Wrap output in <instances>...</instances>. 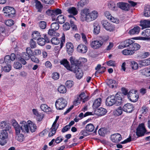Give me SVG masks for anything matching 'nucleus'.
Returning <instances> with one entry per match:
<instances>
[{
    "mask_svg": "<svg viewBox=\"0 0 150 150\" xmlns=\"http://www.w3.org/2000/svg\"><path fill=\"white\" fill-rule=\"evenodd\" d=\"M126 47H128L127 49L124 50L122 51V54L125 55H132L140 48L139 44L135 43L134 40L131 39L125 40L123 43L119 45L118 48L122 49Z\"/></svg>",
    "mask_w": 150,
    "mask_h": 150,
    "instance_id": "nucleus-1",
    "label": "nucleus"
},
{
    "mask_svg": "<svg viewBox=\"0 0 150 150\" xmlns=\"http://www.w3.org/2000/svg\"><path fill=\"white\" fill-rule=\"evenodd\" d=\"M80 19L82 21L91 22L95 20L98 16V12L95 10L90 12L89 9L85 8L81 11Z\"/></svg>",
    "mask_w": 150,
    "mask_h": 150,
    "instance_id": "nucleus-2",
    "label": "nucleus"
},
{
    "mask_svg": "<svg viewBox=\"0 0 150 150\" xmlns=\"http://www.w3.org/2000/svg\"><path fill=\"white\" fill-rule=\"evenodd\" d=\"M19 125L18 122L15 120L12 121V124L15 131L17 133H20L21 131L22 132L24 133H28L29 131L28 124V123L24 121L20 122Z\"/></svg>",
    "mask_w": 150,
    "mask_h": 150,
    "instance_id": "nucleus-3",
    "label": "nucleus"
},
{
    "mask_svg": "<svg viewBox=\"0 0 150 150\" xmlns=\"http://www.w3.org/2000/svg\"><path fill=\"white\" fill-rule=\"evenodd\" d=\"M0 127L1 129H5L2 130L0 133V144L4 145L6 143V139L8 137L7 131L9 130L11 127L5 121L1 122Z\"/></svg>",
    "mask_w": 150,
    "mask_h": 150,
    "instance_id": "nucleus-4",
    "label": "nucleus"
},
{
    "mask_svg": "<svg viewBox=\"0 0 150 150\" xmlns=\"http://www.w3.org/2000/svg\"><path fill=\"white\" fill-rule=\"evenodd\" d=\"M26 52L22 53L20 55L17 56L16 59L20 61L23 65L26 64L25 60H28L31 55L33 54V52L30 47H28L26 49Z\"/></svg>",
    "mask_w": 150,
    "mask_h": 150,
    "instance_id": "nucleus-5",
    "label": "nucleus"
},
{
    "mask_svg": "<svg viewBox=\"0 0 150 150\" xmlns=\"http://www.w3.org/2000/svg\"><path fill=\"white\" fill-rule=\"evenodd\" d=\"M67 105V102L65 99L63 98H58L55 103L56 108L57 110L63 109Z\"/></svg>",
    "mask_w": 150,
    "mask_h": 150,
    "instance_id": "nucleus-6",
    "label": "nucleus"
},
{
    "mask_svg": "<svg viewBox=\"0 0 150 150\" xmlns=\"http://www.w3.org/2000/svg\"><path fill=\"white\" fill-rule=\"evenodd\" d=\"M51 41L52 44L54 45H58L60 43V49L63 47L65 41V37L64 34L61 37V40L57 37H54L52 38Z\"/></svg>",
    "mask_w": 150,
    "mask_h": 150,
    "instance_id": "nucleus-7",
    "label": "nucleus"
},
{
    "mask_svg": "<svg viewBox=\"0 0 150 150\" xmlns=\"http://www.w3.org/2000/svg\"><path fill=\"white\" fill-rule=\"evenodd\" d=\"M3 11L6 16L12 17L16 13L15 10L11 7L6 6L4 8Z\"/></svg>",
    "mask_w": 150,
    "mask_h": 150,
    "instance_id": "nucleus-8",
    "label": "nucleus"
},
{
    "mask_svg": "<svg viewBox=\"0 0 150 150\" xmlns=\"http://www.w3.org/2000/svg\"><path fill=\"white\" fill-rule=\"evenodd\" d=\"M70 61L71 64L70 70H73L74 69H77L79 68V66L81 64L80 61L75 59L72 57H70Z\"/></svg>",
    "mask_w": 150,
    "mask_h": 150,
    "instance_id": "nucleus-9",
    "label": "nucleus"
},
{
    "mask_svg": "<svg viewBox=\"0 0 150 150\" xmlns=\"http://www.w3.org/2000/svg\"><path fill=\"white\" fill-rule=\"evenodd\" d=\"M136 91L131 90L130 91L128 94V98L129 100L133 102H137L139 98L138 95L136 93Z\"/></svg>",
    "mask_w": 150,
    "mask_h": 150,
    "instance_id": "nucleus-10",
    "label": "nucleus"
},
{
    "mask_svg": "<svg viewBox=\"0 0 150 150\" xmlns=\"http://www.w3.org/2000/svg\"><path fill=\"white\" fill-rule=\"evenodd\" d=\"M59 118V116H57L54 121L52 125V127L50 128V131L49 132L48 135L49 137H51L54 135L56 133V131L59 126V125L58 124H56Z\"/></svg>",
    "mask_w": 150,
    "mask_h": 150,
    "instance_id": "nucleus-11",
    "label": "nucleus"
},
{
    "mask_svg": "<svg viewBox=\"0 0 150 150\" xmlns=\"http://www.w3.org/2000/svg\"><path fill=\"white\" fill-rule=\"evenodd\" d=\"M101 23L103 27L107 30L111 32L115 30L114 25L107 21H102Z\"/></svg>",
    "mask_w": 150,
    "mask_h": 150,
    "instance_id": "nucleus-12",
    "label": "nucleus"
},
{
    "mask_svg": "<svg viewBox=\"0 0 150 150\" xmlns=\"http://www.w3.org/2000/svg\"><path fill=\"white\" fill-rule=\"evenodd\" d=\"M146 130L144 127V124L143 123H141L139 124L136 130V134L139 137L143 136Z\"/></svg>",
    "mask_w": 150,
    "mask_h": 150,
    "instance_id": "nucleus-13",
    "label": "nucleus"
},
{
    "mask_svg": "<svg viewBox=\"0 0 150 150\" xmlns=\"http://www.w3.org/2000/svg\"><path fill=\"white\" fill-rule=\"evenodd\" d=\"M103 42L102 40H97L92 41L90 45L94 49H98L100 48L103 45Z\"/></svg>",
    "mask_w": 150,
    "mask_h": 150,
    "instance_id": "nucleus-14",
    "label": "nucleus"
},
{
    "mask_svg": "<svg viewBox=\"0 0 150 150\" xmlns=\"http://www.w3.org/2000/svg\"><path fill=\"white\" fill-rule=\"evenodd\" d=\"M46 13L50 16H51L52 17V20L53 21L55 19V18H53V16H57V15L61 14L62 11L61 9L57 8L55 10H48L46 12Z\"/></svg>",
    "mask_w": 150,
    "mask_h": 150,
    "instance_id": "nucleus-15",
    "label": "nucleus"
},
{
    "mask_svg": "<svg viewBox=\"0 0 150 150\" xmlns=\"http://www.w3.org/2000/svg\"><path fill=\"white\" fill-rule=\"evenodd\" d=\"M122 137L120 134L116 133L112 135L111 136V139L114 143H117L122 139Z\"/></svg>",
    "mask_w": 150,
    "mask_h": 150,
    "instance_id": "nucleus-16",
    "label": "nucleus"
},
{
    "mask_svg": "<svg viewBox=\"0 0 150 150\" xmlns=\"http://www.w3.org/2000/svg\"><path fill=\"white\" fill-rule=\"evenodd\" d=\"M134 107L133 105L130 103L125 104L123 107V110L127 112H131L134 110Z\"/></svg>",
    "mask_w": 150,
    "mask_h": 150,
    "instance_id": "nucleus-17",
    "label": "nucleus"
},
{
    "mask_svg": "<svg viewBox=\"0 0 150 150\" xmlns=\"http://www.w3.org/2000/svg\"><path fill=\"white\" fill-rule=\"evenodd\" d=\"M115 97L114 96H110L106 99V105L108 106H111L115 104Z\"/></svg>",
    "mask_w": 150,
    "mask_h": 150,
    "instance_id": "nucleus-18",
    "label": "nucleus"
},
{
    "mask_svg": "<svg viewBox=\"0 0 150 150\" xmlns=\"http://www.w3.org/2000/svg\"><path fill=\"white\" fill-rule=\"evenodd\" d=\"M67 11L69 13L72 14V15H69V17L72 18L74 19H76L75 17L73 16L76 15L78 13V11L76 8L70 7L68 9Z\"/></svg>",
    "mask_w": 150,
    "mask_h": 150,
    "instance_id": "nucleus-19",
    "label": "nucleus"
},
{
    "mask_svg": "<svg viewBox=\"0 0 150 150\" xmlns=\"http://www.w3.org/2000/svg\"><path fill=\"white\" fill-rule=\"evenodd\" d=\"M118 7L122 10L128 11L129 9V6L128 4L123 2H119L117 3Z\"/></svg>",
    "mask_w": 150,
    "mask_h": 150,
    "instance_id": "nucleus-20",
    "label": "nucleus"
},
{
    "mask_svg": "<svg viewBox=\"0 0 150 150\" xmlns=\"http://www.w3.org/2000/svg\"><path fill=\"white\" fill-rule=\"evenodd\" d=\"M75 74L76 76V78L79 79H81L83 75V73L82 70L79 68L77 69H74L73 70H70Z\"/></svg>",
    "mask_w": 150,
    "mask_h": 150,
    "instance_id": "nucleus-21",
    "label": "nucleus"
},
{
    "mask_svg": "<svg viewBox=\"0 0 150 150\" xmlns=\"http://www.w3.org/2000/svg\"><path fill=\"white\" fill-rule=\"evenodd\" d=\"M77 51L82 53H84L86 52L87 50V47L84 45L80 44L77 48Z\"/></svg>",
    "mask_w": 150,
    "mask_h": 150,
    "instance_id": "nucleus-22",
    "label": "nucleus"
},
{
    "mask_svg": "<svg viewBox=\"0 0 150 150\" xmlns=\"http://www.w3.org/2000/svg\"><path fill=\"white\" fill-rule=\"evenodd\" d=\"M115 97V104L117 106L121 105L122 103V100L121 96L117 93Z\"/></svg>",
    "mask_w": 150,
    "mask_h": 150,
    "instance_id": "nucleus-23",
    "label": "nucleus"
},
{
    "mask_svg": "<svg viewBox=\"0 0 150 150\" xmlns=\"http://www.w3.org/2000/svg\"><path fill=\"white\" fill-rule=\"evenodd\" d=\"M44 38H40L37 40V43L39 45L42 46L45 44L46 41L47 42H49V40L47 38L46 35H45Z\"/></svg>",
    "mask_w": 150,
    "mask_h": 150,
    "instance_id": "nucleus-24",
    "label": "nucleus"
},
{
    "mask_svg": "<svg viewBox=\"0 0 150 150\" xmlns=\"http://www.w3.org/2000/svg\"><path fill=\"white\" fill-rule=\"evenodd\" d=\"M27 122L31 132L32 133L35 132L37 129L36 125L30 120L28 121Z\"/></svg>",
    "mask_w": 150,
    "mask_h": 150,
    "instance_id": "nucleus-25",
    "label": "nucleus"
},
{
    "mask_svg": "<svg viewBox=\"0 0 150 150\" xmlns=\"http://www.w3.org/2000/svg\"><path fill=\"white\" fill-rule=\"evenodd\" d=\"M140 25L142 27V29L147 28L150 27V21L145 20L143 21H141Z\"/></svg>",
    "mask_w": 150,
    "mask_h": 150,
    "instance_id": "nucleus-26",
    "label": "nucleus"
},
{
    "mask_svg": "<svg viewBox=\"0 0 150 150\" xmlns=\"http://www.w3.org/2000/svg\"><path fill=\"white\" fill-rule=\"evenodd\" d=\"M67 51L69 54L72 53L74 51V46L73 44L70 42H68L66 44Z\"/></svg>",
    "mask_w": 150,
    "mask_h": 150,
    "instance_id": "nucleus-27",
    "label": "nucleus"
},
{
    "mask_svg": "<svg viewBox=\"0 0 150 150\" xmlns=\"http://www.w3.org/2000/svg\"><path fill=\"white\" fill-rule=\"evenodd\" d=\"M40 107L42 110L45 112L48 113L51 111V108L46 104H43L41 105Z\"/></svg>",
    "mask_w": 150,
    "mask_h": 150,
    "instance_id": "nucleus-28",
    "label": "nucleus"
},
{
    "mask_svg": "<svg viewBox=\"0 0 150 150\" xmlns=\"http://www.w3.org/2000/svg\"><path fill=\"white\" fill-rule=\"evenodd\" d=\"M140 30L138 26L134 27L133 29L129 30V33L130 35L137 34L139 33Z\"/></svg>",
    "mask_w": 150,
    "mask_h": 150,
    "instance_id": "nucleus-29",
    "label": "nucleus"
},
{
    "mask_svg": "<svg viewBox=\"0 0 150 150\" xmlns=\"http://www.w3.org/2000/svg\"><path fill=\"white\" fill-rule=\"evenodd\" d=\"M101 101L102 99L100 98L96 99L93 103V108L95 109L99 107L101 104Z\"/></svg>",
    "mask_w": 150,
    "mask_h": 150,
    "instance_id": "nucleus-30",
    "label": "nucleus"
},
{
    "mask_svg": "<svg viewBox=\"0 0 150 150\" xmlns=\"http://www.w3.org/2000/svg\"><path fill=\"white\" fill-rule=\"evenodd\" d=\"M107 84L110 88H116L117 86L116 81L112 79H109L107 82Z\"/></svg>",
    "mask_w": 150,
    "mask_h": 150,
    "instance_id": "nucleus-31",
    "label": "nucleus"
},
{
    "mask_svg": "<svg viewBox=\"0 0 150 150\" xmlns=\"http://www.w3.org/2000/svg\"><path fill=\"white\" fill-rule=\"evenodd\" d=\"M139 64L142 66H147L150 65V59H145L139 61Z\"/></svg>",
    "mask_w": 150,
    "mask_h": 150,
    "instance_id": "nucleus-32",
    "label": "nucleus"
},
{
    "mask_svg": "<svg viewBox=\"0 0 150 150\" xmlns=\"http://www.w3.org/2000/svg\"><path fill=\"white\" fill-rule=\"evenodd\" d=\"M144 15L146 17L150 16V6L147 5L145 6L144 11Z\"/></svg>",
    "mask_w": 150,
    "mask_h": 150,
    "instance_id": "nucleus-33",
    "label": "nucleus"
},
{
    "mask_svg": "<svg viewBox=\"0 0 150 150\" xmlns=\"http://www.w3.org/2000/svg\"><path fill=\"white\" fill-rule=\"evenodd\" d=\"M93 33L95 34H98L100 31V26L97 23H94L93 24Z\"/></svg>",
    "mask_w": 150,
    "mask_h": 150,
    "instance_id": "nucleus-34",
    "label": "nucleus"
},
{
    "mask_svg": "<svg viewBox=\"0 0 150 150\" xmlns=\"http://www.w3.org/2000/svg\"><path fill=\"white\" fill-rule=\"evenodd\" d=\"M61 64L63 65L68 70L70 71V67L69 64V62L66 59L62 60L60 62Z\"/></svg>",
    "mask_w": 150,
    "mask_h": 150,
    "instance_id": "nucleus-35",
    "label": "nucleus"
},
{
    "mask_svg": "<svg viewBox=\"0 0 150 150\" xmlns=\"http://www.w3.org/2000/svg\"><path fill=\"white\" fill-rule=\"evenodd\" d=\"M20 133L17 134L15 131V134L16 135V138L18 141L21 142L23 141L24 137L23 135Z\"/></svg>",
    "mask_w": 150,
    "mask_h": 150,
    "instance_id": "nucleus-36",
    "label": "nucleus"
},
{
    "mask_svg": "<svg viewBox=\"0 0 150 150\" xmlns=\"http://www.w3.org/2000/svg\"><path fill=\"white\" fill-rule=\"evenodd\" d=\"M2 69L5 72H8L11 69V66L10 64H5L1 65Z\"/></svg>",
    "mask_w": 150,
    "mask_h": 150,
    "instance_id": "nucleus-37",
    "label": "nucleus"
},
{
    "mask_svg": "<svg viewBox=\"0 0 150 150\" xmlns=\"http://www.w3.org/2000/svg\"><path fill=\"white\" fill-rule=\"evenodd\" d=\"M97 114L99 115H105L107 112V111L105 109L100 108L97 110Z\"/></svg>",
    "mask_w": 150,
    "mask_h": 150,
    "instance_id": "nucleus-38",
    "label": "nucleus"
},
{
    "mask_svg": "<svg viewBox=\"0 0 150 150\" xmlns=\"http://www.w3.org/2000/svg\"><path fill=\"white\" fill-rule=\"evenodd\" d=\"M85 129L87 131L92 132L94 130L95 127L92 124L90 123L88 124L86 126Z\"/></svg>",
    "mask_w": 150,
    "mask_h": 150,
    "instance_id": "nucleus-39",
    "label": "nucleus"
},
{
    "mask_svg": "<svg viewBox=\"0 0 150 150\" xmlns=\"http://www.w3.org/2000/svg\"><path fill=\"white\" fill-rule=\"evenodd\" d=\"M48 33V35L50 36H59V33L56 32V30L52 29L49 30Z\"/></svg>",
    "mask_w": 150,
    "mask_h": 150,
    "instance_id": "nucleus-40",
    "label": "nucleus"
},
{
    "mask_svg": "<svg viewBox=\"0 0 150 150\" xmlns=\"http://www.w3.org/2000/svg\"><path fill=\"white\" fill-rule=\"evenodd\" d=\"M39 28L42 29H45L47 26V23L44 21H41L38 22V23Z\"/></svg>",
    "mask_w": 150,
    "mask_h": 150,
    "instance_id": "nucleus-41",
    "label": "nucleus"
},
{
    "mask_svg": "<svg viewBox=\"0 0 150 150\" xmlns=\"http://www.w3.org/2000/svg\"><path fill=\"white\" fill-rule=\"evenodd\" d=\"M78 97L80 98V99H81V100H82V102L83 103L88 100V98L86 97L85 93L84 92L82 93L78 96Z\"/></svg>",
    "mask_w": 150,
    "mask_h": 150,
    "instance_id": "nucleus-42",
    "label": "nucleus"
},
{
    "mask_svg": "<svg viewBox=\"0 0 150 150\" xmlns=\"http://www.w3.org/2000/svg\"><path fill=\"white\" fill-rule=\"evenodd\" d=\"M41 35L40 33L38 31H34L32 34V37L33 38L37 40L40 37Z\"/></svg>",
    "mask_w": 150,
    "mask_h": 150,
    "instance_id": "nucleus-43",
    "label": "nucleus"
},
{
    "mask_svg": "<svg viewBox=\"0 0 150 150\" xmlns=\"http://www.w3.org/2000/svg\"><path fill=\"white\" fill-rule=\"evenodd\" d=\"M35 6L36 8L38 9V12H40L41 11L43 6L40 1H36Z\"/></svg>",
    "mask_w": 150,
    "mask_h": 150,
    "instance_id": "nucleus-44",
    "label": "nucleus"
},
{
    "mask_svg": "<svg viewBox=\"0 0 150 150\" xmlns=\"http://www.w3.org/2000/svg\"><path fill=\"white\" fill-rule=\"evenodd\" d=\"M50 27L51 28L52 30H54L56 31L59 28V25L58 23L54 22L51 24Z\"/></svg>",
    "mask_w": 150,
    "mask_h": 150,
    "instance_id": "nucleus-45",
    "label": "nucleus"
},
{
    "mask_svg": "<svg viewBox=\"0 0 150 150\" xmlns=\"http://www.w3.org/2000/svg\"><path fill=\"white\" fill-rule=\"evenodd\" d=\"M92 115V112H87L84 114H83L82 112H81L78 115V117L80 118V119H81L84 117H85L91 115Z\"/></svg>",
    "mask_w": 150,
    "mask_h": 150,
    "instance_id": "nucleus-46",
    "label": "nucleus"
},
{
    "mask_svg": "<svg viewBox=\"0 0 150 150\" xmlns=\"http://www.w3.org/2000/svg\"><path fill=\"white\" fill-rule=\"evenodd\" d=\"M142 73L146 76H150V68H145L142 70Z\"/></svg>",
    "mask_w": 150,
    "mask_h": 150,
    "instance_id": "nucleus-47",
    "label": "nucleus"
},
{
    "mask_svg": "<svg viewBox=\"0 0 150 150\" xmlns=\"http://www.w3.org/2000/svg\"><path fill=\"white\" fill-rule=\"evenodd\" d=\"M56 21L60 24L64 23L65 21L64 17L62 15L58 16L57 18Z\"/></svg>",
    "mask_w": 150,
    "mask_h": 150,
    "instance_id": "nucleus-48",
    "label": "nucleus"
},
{
    "mask_svg": "<svg viewBox=\"0 0 150 150\" xmlns=\"http://www.w3.org/2000/svg\"><path fill=\"white\" fill-rule=\"evenodd\" d=\"M58 91L60 93H64L67 91V89L65 86L63 85H61L58 88Z\"/></svg>",
    "mask_w": 150,
    "mask_h": 150,
    "instance_id": "nucleus-49",
    "label": "nucleus"
},
{
    "mask_svg": "<svg viewBox=\"0 0 150 150\" xmlns=\"http://www.w3.org/2000/svg\"><path fill=\"white\" fill-rule=\"evenodd\" d=\"M141 35L143 36L149 37L150 36V29H147L143 31Z\"/></svg>",
    "mask_w": 150,
    "mask_h": 150,
    "instance_id": "nucleus-50",
    "label": "nucleus"
},
{
    "mask_svg": "<svg viewBox=\"0 0 150 150\" xmlns=\"http://www.w3.org/2000/svg\"><path fill=\"white\" fill-rule=\"evenodd\" d=\"M4 63L5 64H10L11 62V60L10 59V56L9 55L6 56L4 58Z\"/></svg>",
    "mask_w": 150,
    "mask_h": 150,
    "instance_id": "nucleus-51",
    "label": "nucleus"
},
{
    "mask_svg": "<svg viewBox=\"0 0 150 150\" xmlns=\"http://www.w3.org/2000/svg\"><path fill=\"white\" fill-rule=\"evenodd\" d=\"M74 82L71 81H67L65 83L66 86L69 88H71L74 85Z\"/></svg>",
    "mask_w": 150,
    "mask_h": 150,
    "instance_id": "nucleus-52",
    "label": "nucleus"
},
{
    "mask_svg": "<svg viewBox=\"0 0 150 150\" xmlns=\"http://www.w3.org/2000/svg\"><path fill=\"white\" fill-rule=\"evenodd\" d=\"M131 66L132 69L135 70L138 68V64L134 61L131 62Z\"/></svg>",
    "mask_w": 150,
    "mask_h": 150,
    "instance_id": "nucleus-53",
    "label": "nucleus"
},
{
    "mask_svg": "<svg viewBox=\"0 0 150 150\" xmlns=\"http://www.w3.org/2000/svg\"><path fill=\"white\" fill-rule=\"evenodd\" d=\"M30 58L32 61L35 63H38L39 62V60L33 54H32V55H31Z\"/></svg>",
    "mask_w": 150,
    "mask_h": 150,
    "instance_id": "nucleus-54",
    "label": "nucleus"
},
{
    "mask_svg": "<svg viewBox=\"0 0 150 150\" xmlns=\"http://www.w3.org/2000/svg\"><path fill=\"white\" fill-rule=\"evenodd\" d=\"M63 29L64 30H69L70 28V26L69 23L67 22L63 25Z\"/></svg>",
    "mask_w": 150,
    "mask_h": 150,
    "instance_id": "nucleus-55",
    "label": "nucleus"
},
{
    "mask_svg": "<svg viewBox=\"0 0 150 150\" xmlns=\"http://www.w3.org/2000/svg\"><path fill=\"white\" fill-rule=\"evenodd\" d=\"M14 67L17 69H20L22 67L21 64L18 62H15L14 65Z\"/></svg>",
    "mask_w": 150,
    "mask_h": 150,
    "instance_id": "nucleus-56",
    "label": "nucleus"
},
{
    "mask_svg": "<svg viewBox=\"0 0 150 150\" xmlns=\"http://www.w3.org/2000/svg\"><path fill=\"white\" fill-rule=\"evenodd\" d=\"M5 23L7 26H10L14 24V22L12 20H8L5 21Z\"/></svg>",
    "mask_w": 150,
    "mask_h": 150,
    "instance_id": "nucleus-57",
    "label": "nucleus"
},
{
    "mask_svg": "<svg viewBox=\"0 0 150 150\" xmlns=\"http://www.w3.org/2000/svg\"><path fill=\"white\" fill-rule=\"evenodd\" d=\"M80 99V98L78 96L77 98L75 99L74 102V104L75 105H77L80 103L81 101Z\"/></svg>",
    "mask_w": 150,
    "mask_h": 150,
    "instance_id": "nucleus-58",
    "label": "nucleus"
},
{
    "mask_svg": "<svg viewBox=\"0 0 150 150\" xmlns=\"http://www.w3.org/2000/svg\"><path fill=\"white\" fill-rule=\"evenodd\" d=\"M70 23L72 29L74 30H77V29L76 25L75 24L74 22L72 21L71 20H70Z\"/></svg>",
    "mask_w": 150,
    "mask_h": 150,
    "instance_id": "nucleus-59",
    "label": "nucleus"
},
{
    "mask_svg": "<svg viewBox=\"0 0 150 150\" xmlns=\"http://www.w3.org/2000/svg\"><path fill=\"white\" fill-rule=\"evenodd\" d=\"M52 77L54 80L58 79L59 77V74L57 72L54 73L52 74Z\"/></svg>",
    "mask_w": 150,
    "mask_h": 150,
    "instance_id": "nucleus-60",
    "label": "nucleus"
},
{
    "mask_svg": "<svg viewBox=\"0 0 150 150\" xmlns=\"http://www.w3.org/2000/svg\"><path fill=\"white\" fill-rule=\"evenodd\" d=\"M88 2V0H81L79 2V4L81 6H83Z\"/></svg>",
    "mask_w": 150,
    "mask_h": 150,
    "instance_id": "nucleus-61",
    "label": "nucleus"
},
{
    "mask_svg": "<svg viewBox=\"0 0 150 150\" xmlns=\"http://www.w3.org/2000/svg\"><path fill=\"white\" fill-rule=\"evenodd\" d=\"M81 35L82 40L85 44H86L87 43V38L85 35L83 33H81Z\"/></svg>",
    "mask_w": 150,
    "mask_h": 150,
    "instance_id": "nucleus-62",
    "label": "nucleus"
},
{
    "mask_svg": "<svg viewBox=\"0 0 150 150\" xmlns=\"http://www.w3.org/2000/svg\"><path fill=\"white\" fill-rule=\"evenodd\" d=\"M30 44L32 48H34L36 47V43L35 42L33 41V39H31L30 42Z\"/></svg>",
    "mask_w": 150,
    "mask_h": 150,
    "instance_id": "nucleus-63",
    "label": "nucleus"
},
{
    "mask_svg": "<svg viewBox=\"0 0 150 150\" xmlns=\"http://www.w3.org/2000/svg\"><path fill=\"white\" fill-rule=\"evenodd\" d=\"M108 66L114 67L115 66V62L112 60H110L107 62Z\"/></svg>",
    "mask_w": 150,
    "mask_h": 150,
    "instance_id": "nucleus-64",
    "label": "nucleus"
}]
</instances>
